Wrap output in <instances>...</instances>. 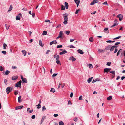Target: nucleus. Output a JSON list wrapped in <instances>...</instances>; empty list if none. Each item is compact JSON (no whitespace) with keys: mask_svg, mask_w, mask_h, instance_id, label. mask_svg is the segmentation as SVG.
<instances>
[{"mask_svg":"<svg viewBox=\"0 0 125 125\" xmlns=\"http://www.w3.org/2000/svg\"><path fill=\"white\" fill-rule=\"evenodd\" d=\"M66 15V14L65 13L63 14V16L64 17V21L63 22V23L66 25L67 24V21H68V15L67 14V15Z\"/></svg>","mask_w":125,"mask_h":125,"instance_id":"1","label":"nucleus"},{"mask_svg":"<svg viewBox=\"0 0 125 125\" xmlns=\"http://www.w3.org/2000/svg\"><path fill=\"white\" fill-rule=\"evenodd\" d=\"M63 34V31H61L59 33V35L56 38V39H58L59 38H61L62 39H63V36H62Z\"/></svg>","mask_w":125,"mask_h":125,"instance_id":"2","label":"nucleus"},{"mask_svg":"<svg viewBox=\"0 0 125 125\" xmlns=\"http://www.w3.org/2000/svg\"><path fill=\"white\" fill-rule=\"evenodd\" d=\"M13 89V88H11L10 87H7L6 88V92L8 94L10 92H11Z\"/></svg>","mask_w":125,"mask_h":125,"instance_id":"3","label":"nucleus"},{"mask_svg":"<svg viewBox=\"0 0 125 125\" xmlns=\"http://www.w3.org/2000/svg\"><path fill=\"white\" fill-rule=\"evenodd\" d=\"M21 81L20 80L19 82H18L16 84L15 86L17 87H19L20 88L21 86Z\"/></svg>","mask_w":125,"mask_h":125,"instance_id":"4","label":"nucleus"},{"mask_svg":"<svg viewBox=\"0 0 125 125\" xmlns=\"http://www.w3.org/2000/svg\"><path fill=\"white\" fill-rule=\"evenodd\" d=\"M98 0H94L92 2L90 3V5H93L96 3H98Z\"/></svg>","mask_w":125,"mask_h":125,"instance_id":"5","label":"nucleus"},{"mask_svg":"<svg viewBox=\"0 0 125 125\" xmlns=\"http://www.w3.org/2000/svg\"><path fill=\"white\" fill-rule=\"evenodd\" d=\"M117 17L119 18L120 21H121L123 18V16L121 14H119L117 16Z\"/></svg>","mask_w":125,"mask_h":125,"instance_id":"6","label":"nucleus"},{"mask_svg":"<svg viewBox=\"0 0 125 125\" xmlns=\"http://www.w3.org/2000/svg\"><path fill=\"white\" fill-rule=\"evenodd\" d=\"M74 0L75 3L76 4L77 7H78L80 2V0Z\"/></svg>","mask_w":125,"mask_h":125,"instance_id":"7","label":"nucleus"},{"mask_svg":"<svg viewBox=\"0 0 125 125\" xmlns=\"http://www.w3.org/2000/svg\"><path fill=\"white\" fill-rule=\"evenodd\" d=\"M111 70V68H106L104 69V73H108V72H110V71Z\"/></svg>","mask_w":125,"mask_h":125,"instance_id":"8","label":"nucleus"},{"mask_svg":"<svg viewBox=\"0 0 125 125\" xmlns=\"http://www.w3.org/2000/svg\"><path fill=\"white\" fill-rule=\"evenodd\" d=\"M117 46H112L111 45V47L110 48V51H112L115 48H116Z\"/></svg>","mask_w":125,"mask_h":125,"instance_id":"9","label":"nucleus"},{"mask_svg":"<svg viewBox=\"0 0 125 125\" xmlns=\"http://www.w3.org/2000/svg\"><path fill=\"white\" fill-rule=\"evenodd\" d=\"M67 52V51H66L65 50H64L62 52H61L59 53V54L60 55L63 54Z\"/></svg>","mask_w":125,"mask_h":125,"instance_id":"10","label":"nucleus"},{"mask_svg":"<svg viewBox=\"0 0 125 125\" xmlns=\"http://www.w3.org/2000/svg\"><path fill=\"white\" fill-rule=\"evenodd\" d=\"M77 52L78 53L81 54H83L84 53V52L81 49L78 50H77Z\"/></svg>","mask_w":125,"mask_h":125,"instance_id":"11","label":"nucleus"},{"mask_svg":"<svg viewBox=\"0 0 125 125\" xmlns=\"http://www.w3.org/2000/svg\"><path fill=\"white\" fill-rule=\"evenodd\" d=\"M108 28H105L104 30L103 31L107 33H108L109 32V31L108 30Z\"/></svg>","mask_w":125,"mask_h":125,"instance_id":"12","label":"nucleus"},{"mask_svg":"<svg viewBox=\"0 0 125 125\" xmlns=\"http://www.w3.org/2000/svg\"><path fill=\"white\" fill-rule=\"evenodd\" d=\"M21 15V14L20 13L18 14V16H17L16 18V20H20V19L19 15Z\"/></svg>","mask_w":125,"mask_h":125,"instance_id":"13","label":"nucleus"},{"mask_svg":"<svg viewBox=\"0 0 125 125\" xmlns=\"http://www.w3.org/2000/svg\"><path fill=\"white\" fill-rule=\"evenodd\" d=\"M111 45H109L107 46L105 48V49L106 50H110V47Z\"/></svg>","mask_w":125,"mask_h":125,"instance_id":"14","label":"nucleus"},{"mask_svg":"<svg viewBox=\"0 0 125 125\" xmlns=\"http://www.w3.org/2000/svg\"><path fill=\"white\" fill-rule=\"evenodd\" d=\"M46 117L45 116H43L41 120V124H42V123L43 122V121L46 118Z\"/></svg>","mask_w":125,"mask_h":125,"instance_id":"15","label":"nucleus"},{"mask_svg":"<svg viewBox=\"0 0 125 125\" xmlns=\"http://www.w3.org/2000/svg\"><path fill=\"white\" fill-rule=\"evenodd\" d=\"M39 44L40 46H41L42 47H43L44 46L43 44H42V41L41 40H40L39 41Z\"/></svg>","mask_w":125,"mask_h":125,"instance_id":"16","label":"nucleus"},{"mask_svg":"<svg viewBox=\"0 0 125 125\" xmlns=\"http://www.w3.org/2000/svg\"><path fill=\"white\" fill-rule=\"evenodd\" d=\"M65 5L66 7V9H68V8L69 5L68 3L67 2H65Z\"/></svg>","mask_w":125,"mask_h":125,"instance_id":"17","label":"nucleus"},{"mask_svg":"<svg viewBox=\"0 0 125 125\" xmlns=\"http://www.w3.org/2000/svg\"><path fill=\"white\" fill-rule=\"evenodd\" d=\"M122 51V49H120L118 51L117 53V56H118L119 54H120V53Z\"/></svg>","mask_w":125,"mask_h":125,"instance_id":"18","label":"nucleus"},{"mask_svg":"<svg viewBox=\"0 0 125 125\" xmlns=\"http://www.w3.org/2000/svg\"><path fill=\"white\" fill-rule=\"evenodd\" d=\"M22 53H23V54H24V56H25L26 55V52H27L26 51L24 50H22Z\"/></svg>","mask_w":125,"mask_h":125,"instance_id":"19","label":"nucleus"},{"mask_svg":"<svg viewBox=\"0 0 125 125\" xmlns=\"http://www.w3.org/2000/svg\"><path fill=\"white\" fill-rule=\"evenodd\" d=\"M21 96H19L18 97V102L19 103H20V102H22V100H21Z\"/></svg>","mask_w":125,"mask_h":125,"instance_id":"20","label":"nucleus"},{"mask_svg":"<svg viewBox=\"0 0 125 125\" xmlns=\"http://www.w3.org/2000/svg\"><path fill=\"white\" fill-rule=\"evenodd\" d=\"M18 77L17 76H13L12 77V79L13 80H15L18 78Z\"/></svg>","mask_w":125,"mask_h":125,"instance_id":"21","label":"nucleus"},{"mask_svg":"<svg viewBox=\"0 0 125 125\" xmlns=\"http://www.w3.org/2000/svg\"><path fill=\"white\" fill-rule=\"evenodd\" d=\"M93 78V77H92L91 78H89L87 80L88 82V83H89L91 81Z\"/></svg>","mask_w":125,"mask_h":125,"instance_id":"22","label":"nucleus"},{"mask_svg":"<svg viewBox=\"0 0 125 125\" xmlns=\"http://www.w3.org/2000/svg\"><path fill=\"white\" fill-rule=\"evenodd\" d=\"M115 41H112L111 40H108L106 41V42L107 43H111L113 42H115Z\"/></svg>","mask_w":125,"mask_h":125,"instance_id":"23","label":"nucleus"},{"mask_svg":"<svg viewBox=\"0 0 125 125\" xmlns=\"http://www.w3.org/2000/svg\"><path fill=\"white\" fill-rule=\"evenodd\" d=\"M61 8L62 10H65V7L62 4L61 5Z\"/></svg>","mask_w":125,"mask_h":125,"instance_id":"24","label":"nucleus"},{"mask_svg":"<svg viewBox=\"0 0 125 125\" xmlns=\"http://www.w3.org/2000/svg\"><path fill=\"white\" fill-rule=\"evenodd\" d=\"M12 9V7L11 5L10 6L9 10H8V11H10Z\"/></svg>","mask_w":125,"mask_h":125,"instance_id":"25","label":"nucleus"},{"mask_svg":"<svg viewBox=\"0 0 125 125\" xmlns=\"http://www.w3.org/2000/svg\"><path fill=\"white\" fill-rule=\"evenodd\" d=\"M47 31H44L42 33V35H46L47 34Z\"/></svg>","mask_w":125,"mask_h":125,"instance_id":"26","label":"nucleus"},{"mask_svg":"<svg viewBox=\"0 0 125 125\" xmlns=\"http://www.w3.org/2000/svg\"><path fill=\"white\" fill-rule=\"evenodd\" d=\"M23 83H26L27 82V79L26 78H24L22 80Z\"/></svg>","mask_w":125,"mask_h":125,"instance_id":"27","label":"nucleus"},{"mask_svg":"<svg viewBox=\"0 0 125 125\" xmlns=\"http://www.w3.org/2000/svg\"><path fill=\"white\" fill-rule=\"evenodd\" d=\"M59 125H64V123L62 121H60L59 122Z\"/></svg>","mask_w":125,"mask_h":125,"instance_id":"28","label":"nucleus"},{"mask_svg":"<svg viewBox=\"0 0 125 125\" xmlns=\"http://www.w3.org/2000/svg\"><path fill=\"white\" fill-rule=\"evenodd\" d=\"M98 50L99 53H100L102 52H103L104 51L103 50L100 49H98Z\"/></svg>","mask_w":125,"mask_h":125,"instance_id":"29","label":"nucleus"},{"mask_svg":"<svg viewBox=\"0 0 125 125\" xmlns=\"http://www.w3.org/2000/svg\"><path fill=\"white\" fill-rule=\"evenodd\" d=\"M55 91V89L53 88H52L50 90V92H53V93H54Z\"/></svg>","mask_w":125,"mask_h":125,"instance_id":"30","label":"nucleus"},{"mask_svg":"<svg viewBox=\"0 0 125 125\" xmlns=\"http://www.w3.org/2000/svg\"><path fill=\"white\" fill-rule=\"evenodd\" d=\"M10 73V72L8 70H7L6 71L5 74L6 75H8Z\"/></svg>","mask_w":125,"mask_h":125,"instance_id":"31","label":"nucleus"},{"mask_svg":"<svg viewBox=\"0 0 125 125\" xmlns=\"http://www.w3.org/2000/svg\"><path fill=\"white\" fill-rule=\"evenodd\" d=\"M3 46L4 49H5L6 48V47L7 46V45L5 43H3Z\"/></svg>","mask_w":125,"mask_h":125,"instance_id":"32","label":"nucleus"},{"mask_svg":"<svg viewBox=\"0 0 125 125\" xmlns=\"http://www.w3.org/2000/svg\"><path fill=\"white\" fill-rule=\"evenodd\" d=\"M99 81V80L98 79H96L95 80L94 79L92 81V83H94L96 82V81Z\"/></svg>","mask_w":125,"mask_h":125,"instance_id":"33","label":"nucleus"},{"mask_svg":"<svg viewBox=\"0 0 125 125\" xmlns=\"http://www.w3.org/2000/svg\"><path fill=\"white\" fill-rule=\"evenodd\" d=\"M112 96H110L107 98V99L108 100H110L112 99Z\"/></svg>","mask_w":125,"mask_h":125,"instance_id":"34","label":"nucleus"},{"mask_svg":"<svg viewBox=\"0 0 125 125\" xmlns=\"http://www.w3.org/2000/svg\"><path fill=\"white\" fill-rule=\"evenodd\" d=\"M56 63L57 64L60 65L61 64V63L60 61H59V60H56Z\"/></svg>","mask_w":125,"mask_h":125,"instance_id":"35","label":"nucleus"},{"mask_svg":"<svg viewBox=\"0 0 125 125\" xmlns=\"http://www.w3.org/2000/svg\"><path fill=\"white\" fill-rule=\"evenodd\" d=\"M110 72L113 74H114V75H115V71H110Z\"/></svg>","mask_w":125,"mask_h":125,"instance_id":"36","label":"nucleus"},{"mask_svg":"<svg viewBox=\"0 0 125 125\" xmlns=\"http://www.w3.org/2000/svg\"><path fill=\"white\" fill-rule=\"evenodd\" d=\"M93 38L92 37H91L89 38V40L91 42H92L93 41Z\"/></svg>","mask_w":125,"mask_h":125,"instance_id":"37","label":"nucleus"},{"mask_svg":"<svg viewBox=\"0 0 125 125\" xmlns=\"http://www.w3.org/2000/svg\"><path fill=\"white\" fill-rule=\"evenodd\" d=\"M118 25V24H116V23H114V24L113 25H112L111 26V28H112L113 27H114L116 26L117 25Z\"/></svg>","mask_w":125,"mask_h":125,"instance_id":"38","label":"nucleus"},{"mask_svg":"<svg viewBox=\"0 0 125 125\" xmlns=\"http://www.w3.org/2000/svg\"><path fill=\"white\" fill-rule=\"evenodd\" d=\"M62 45H58L57 47V48H62Z\"/></svg>","mask_w":125,"mask_h":125,"instance_id":"39","label":"nucleus"},{"mask_svg":"<svg viewBox=\"0 0 125 125\" xmlns=\"http://www.w3.org/2000/svg\"><path fill=\"white\" fill-rule=\"evenodd\" d=\"M65 33L67 35H69V34L70 33V31H66L65 32Z\"/></svg>","mask_w":125,"mask_h":125,"instance_id":"40","label":"nucleus"},{"mask_svg":"<svg viewBox=\"0 0 125 125\" xmlns=\"http://www.w3.org/2000/svg\"><path fill=\"white\" fill-rule=\"evenodd\" d=\"M18 94V91H15L14 92V94L15 95H17Z\"/></svg>","mask_w":125,"mask_h":125,"instance_id":"41","label":"nucleus"},{"mask_svg":"<svg viewBox=\"0 0 125 125\" xmlns=\"http://www.w3.org/2000/svg\"><path fill=\"white\" fill-rule=\"evenodd\" d=\"M80 10V9H78L75 12V13L76 14H77L78 12Z\"/></svg>","mask_w":125,"mask_h":125,"instance_id":"42","label":"nucleus"},{"mask_svg":"<svg viewBox=\"0 0 125 125\" xmlns=\"http://www.w3.org/2000/svg\"><path fill=\"white\" fill-rule=\"evenodd\" d=\"M89 67L90 68H93V66L91 64H89Z\"/></svg>","mask_w":125,"mask_h":125,"instance_id":"43","label":"nucleus"},{"mask_svg":"<svg viewBox=\"0 0 125 125\" xmlns=\"http://www.w3.org/2000/svg\"><path fill=\"white\" fill-rule=\"evenodd\" d=\"M0 70L1 71H2L4 70V68L2 66H0Z\"/></svg>","mask_w":125,"mask_h":125,"instance_id":"44","label":"nucleus"},{"mask_svg":"<svg viewBox=\"0 0 125 125\" xmlns=\"http://www.w3.org/2000/svg\"><path fill=\"white\" fill-rule=\"evenodd\" d=\"M36 106H37V108L38 109H39L41 108V105L40 104H39L38 105H37Z\"/></svg>","mask_w":125,"mask_h":125,"instance_id":"45","label":"nucleus"},{"mask_svg":"<svg viewBox=\"0 0 125 125\" xmlns=\"http://www.w3.org/2000/svg\"><path fill=\"white\" fill-rule=\"evenodd\" d=\"M111 63L110 62H108L107 63V65L108 66H110L111 65Z\"/></svg>","mask_w":125,"mask_h":125,"instance_id":"46","label":"nucleus"},{"mask_svg":"<svg viewBox=\"0 0 125 125\" xmlns=\"http://www.w3.org/2000/svg\"><path fill=\"white\" fill-rule=\"evenodd\" d=\"M22 10L23 11H27L28 10L27 9L25 8H23L22 9Z\"/></svg>","mask_w":125,"mask_h":125,"instance_id":"47","label":"nucleus"},{"mask_svg":"<svg viewBox=\"0 0 125 125\" xmlns=\"http://www.w3.org/2000/svg\"><path fill=\"white\" fill-rule=\"evenodd\" d=\"M121 36H119L118 37H116L115 38H114L113 39H118L120 38L121 37Z\"/></svg>","mask_w":125,"mask_h":125,"instance_id":"48","label":"nucleus"},{"mask_svg":"<svg viewBox=\"0 0 125 125\" xmlns=\"http://www.w3.org/2000/svg\"><path fill=\"white\" fill-rule=\"evenodd\" d=\"M56 57V60H59V59L60 57L59 56V55H57Z\"/></svg>","mask_w":125,"mask_h":125,"instance_id":"49","label":"nucleus"},{"mask_svg":"<svg viewBox=\"0 0 125 125\" xmlns=\"http://www.w3.org/2000/svg\"><path fill=\"white\" fill-rule=\"evenodd\" d=\"M50 20H45V22H49L50 23H51V22H50Z\"/></svg>","mask_w":125,"mask_h":125,"instance_id":"50","label":"nucleus"},{"mask_svg":"<svg viewBox=\"0 0 125 125\" xmlns=\"http://www.w3.org/2000/svg\"><path fill=\"white\" fill-rule=\"evenodd\" d=\"M1 52L2 53H3L4 54H6V51H2Z\"/></svg>","mask_w":125,"mask_h":125,"instance_id":"51","label":"nucleus"},{"mask_svg":"<svg viewBox=\"0 0 125 125\" xmlns=\"http://www.w3.org/2000/svg\"><path fill=\"white\" fill-rule=\"evenodd\" d=\"M77 117H75L73 119V120L75 122H77Z\"/></svg>","mask_w":125,"mask_h":125,"instance_id":"52","label":"nucleus"},{"mask_svg":"<svg viewBox=\"0 0 125 125\" xmlns=\"http://www.w3.org/2000/svg\"><path fill=\"white\" fill-rule=\"evenodd\" d=\"M118 51V50L117 48H115V51H114V53H116Z\"/></svg>","mask_w":125,"mask_h":125,"instance_id":"53","label":"nucleus"},{"mask_svg":"<svg viewBox=\"0 0 125 125\" xmlns=\"http://www.w3.org/2000/svg\"><path fill=\"white\" fill-rule=\"evenodd\" d=\"M102 4L103 5H107V6L108 5V4L107 1H105V2H104Z\"/></svg>","mask_w":125,"mask_h":125,"instance_id":"54","label":"nucleus"},{"mask_svg":"<svg viewBox=\"0 0 125 125\" xmlns=\"http://www.w3.org/2000/svg\"><path fill=\"white\" fill-rule=\"evenodd\" d=\"M114 22H115L114 23H116V24H118V23H117V19H115L114 21Z\"/></svg>","mask_w":125,"mask_h":125,"instance_id":"55","label":"nucleus"},{"mask_svg":"<svg viewBox=\"0 0 125 125\" xmlns=\"http://www.w3.org/2000/svg\"><path fill=\"white\" fill-rule=\"evenodd\" d=\"M5 25L6 26V29L8 30L9 29V27H10V26H8V27L7 28V24H6Z\"/></svg>","mask_w":125,"mask_h":125,"instance_id":"56","label":"nucleus"},{"mask_svg":"<svg viewBox=\"0 0 125 125\" xmlns=\"http://www.w3.org/2000/svg\"><path fill=\"white\" fill-rule=\"evenodd\" d=\"M7 80L5 79L4 80V83L5 85H7Z\"/></svg>","mask_w":125,"mask_h":125,"instance_id":"57","label":"nucleus"},{"mask_svg":"<svg viewBox=\"0 0 125 125\" xmlns=\"http://www.w3.org/2000/svg\"><path fill=\"white\" fill-rule=\"evenodd\" d=\"M72 104L70 100H69L68 102V105H71Z\"/></svg>","mask_w":125,"mask_h":125,"instance_id":"58","label":"nucleus"},{"mask_svg":"<svg viewBox=\"0 0 125 125\" xmlns=\"http://www.w3.org/2000/svg\"><path fill=\"white\" fill-rule=\"evenodd\" d=\"M46 110V108L45 107L43 106L42 107V111H43Z\"/></svg>","mask_w":125,"mask_h":125,"instance_id":"59","label":"nucleus"},{"mask_svg":"<svg viewBox=\"0 0 125 125\" xmlns=\"http://www.w3.org/2000/svg\"><path fill=\"white\" fill-rule=\"evenodd\" d=\"M57 75V74L54 73L52 75L53 77H54Z\"/></svg>","mask_w":125,"mask_h":125,"instance_id":"60","label":"nucleus"},{"mask_svg":"<svg viewBox=\"0 0 125 125\" xmlns=\"http://www.w3.org/2000/svg\"><path fill=\"white\" fill-rule=\"evenodd\" d=\"M35 115H32L31 117V118L32 119H34L35 118Z\"/></svg>","mask_w":125,"mask_h":125,"instance_id":"61","label":"nucleus"},{"mask_svg":"<svg viewBox=\"0 0 125 125\" xmlns=\"http://www.w3.org/2000/svg\"><path fill=\"white\" fill-rule=\"evenodd\" d=\"M120 44V43L119 42H116L115 43V46H116V45H118L119 44Z\"/></svg>","mask_w":125,"mask_h":125,"instance_id":"62","label":"nucleus"},{"mask_svg":"<svg viewBox=\"0 0 125 125\" xmlns=\"http://www.w3.org/2000/svg\"><path fill=\"white\" fill-rule=\"evenodd\" d=\"M53 116L55 117H56L58 116V115L57 114H54Z\"/></svg>","mask_w":125,"mask_h":125,"instance_id":"63","label":"nucleus"},{"mask_svg":"<svg viewBox=\"0 0 125 125\" xmlns=\"http://www.w3.org/2000/svg\"><path fill=\"white\" fill-rule=\"evenodd\" d=\"M73 93L72 92H71L70 94V97L71 98L72 97H73Z\"/></svg>","mask_w":125,"mask_h":125,"instance_id":"64","label":"nucleus"}]
</instances>
